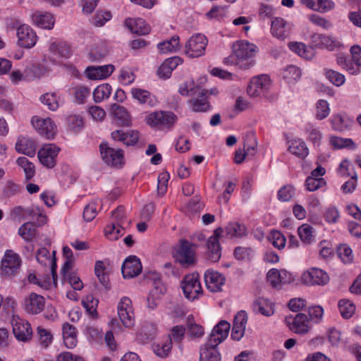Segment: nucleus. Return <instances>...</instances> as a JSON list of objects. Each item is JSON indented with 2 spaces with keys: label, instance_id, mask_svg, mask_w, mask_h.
I'll return each instance as SVG.
<instances>
[{
  "label": "nucleus",
  "instance_id": "obj_1",
  "mask_svg": "<svg viewBox=\"0 0 361 361\" xmlns=\"http://www.w3.org/2000/svg\"><path fill=\"white\" fill-rule=\"evenodd\" d=\"M257 51L255 44L246 41L238 42L233 46V53L237 58L236 66L244 70L252 67L255 63L254 57Z\"/></svg>",
  "mask_w": 361,
  "mask_h": 361
},
{
  "label": "nucleus",
  "instance_id": "obj_2",
  "mask_svg": "<svg viewBox=\"0 0 361 361\" xmlns=\"http://www.w3.org/2000/svg\"><path fill=\"white\" fill-rule=\"evenodd\" d=\"M180 287L184 296L190 301L198 299L203 294L197 273L185 275L180 282Z\"/></svg>",
  "mask_w": 361,
  "mask_h": 361
},
{
  "label": "nucleus",
  "instance_id": "obj_3",
  "mask_svg": "<svg viewBox=\"0 0 361 361\" xmlns=\"http://www.w3.org/2000/svg\"><path fill=\"white\" fill-rule=\"evenodd\" d=\"M177 120L178 117L173 112L166 111H154L146 117L147 123L157 129L171 128Z\"/></svg>",
  "mask_w": 361,
  "mask_h": 361
},
{
  "label": "nucleus",
  "instance_id": "obj_4",
  "mask_svg": "<svg viewBox=\"0 0 361 361\" xmlns=\"http://www.w3.org/2000/svg\"><path fill=\"white\" fill-rule=\"evenodd\" d=\"M99 150L102 160L109 166L121 168L124 164V152L121 149H114L107 142H102Z\"/></svg>",
  "mask_w": 361,
  "mask_h": 361
},
{
  "label": "nucleus",
  "instance_id": "obj_5",
  "mask_svg": "<svg viewBox=\"0 0 361 361\" xmlns=\"http://www.w3.org/2000/svg\"><path fill=\"white\" fill-rule=\"evenodd\" d=\"M208 40L200 33L191 36L185 43V53L190 58H196L204 54Z\"/></svg>",
  "mask_w": 361,
  "mask_h": 361
},
{
  "label": "nucleus",
  "instance_id": "obj_6",
  "mask_svg": "<svg viewBox=\"0 0 361 361\" xmlns=\"http://www.w3.org/2000/svg\"><path fill=\"white\" fill-rule=\"evenodd\" d=\"M271 85V80L267 75H259L253 77L247 87V93L250 97H257L267 94Z\"/></svg>",
  "mask_w": 361,
  "mask_h": 361
},
{
  "label": "nucleus",
  "instance_id": "obj_7",
  "mask_svg": "<svg viewBox=\"0 0 361 361\" xmlns=\"http://www.w3.org/2000/svg\"><path fill=\"white\" fill-rule=\"evenodd\" d=\"M117 312L119 319L124 326L130 328L135 324V313L131 300L123 296L118 303Z\"/></svg>",
  "mask_w": 361,
  "mask_h": 361
},
{
  "label": "nucleus",
  "instance_id": "obj_8",
  "mask_svg": "<svg viewBox=\"0 0 361 361\" xmlns=\"http://www.w3.org/2000/svg\"><path fill=\"white\" fill-rule=\"evenodd\" d=\"M329 281V274L324 270L312 267L304 271L301 282L306 286H324Z\"/></svg>",
  "mask_w": 361,
  "mask_h": 361
},
{
  "label": "nucleus",
  "instance_id": "obj_9",
  "mask_svg": "<svg viewBox=\"0 0 361 361\" xmlns=\"http://www.w3.org/2000/svg\"><path fill=\"white\" fill-rule=\"evenodd\" d=\"M176 260L183 266L194 264L195 260V245L187 240L181 239L176 254Z\"/></svg>",
  "mask_w": 361,
  "mask_h": 361
},
{
  "label": "nucleus",
  "instance_id": "obj_10",
  "mask_svg": "<svg viewBox=\"0 0 361 361\" xmlns=\"http://www.w3.org/2000/svg\"><path fill=\"white\" fill-rule=\"evenodd\" d=\"M24 311L31 315L40 314L45 307V298L36 293H31L23 302Z\"/></svg>",
  "mask_w": 361,
  "mask_h": 361
},
{
  "label": "nucleus",
  "instance_id": "obj_11",
  "mask_svg": "<svg viewBox=\"0 0 361 361\" xmlns=\"http://www.w3.org/2000/svg\"><path fill=\"white\" fill-rule=\"evenodd\" d=\"M340 176H350V178L342 185L341 190L344 193L353 192L357 184V174L354 171L353 166L347 159L343 160L340 164Z\"/></svg>",
  "mask_w": 361,
  "mask_h": 361
},
{
  "label": "nucleus",
  "instance_id": "obj_12",
  "mask_svg": "<svg viewBox=\"0 0 361 361\" xmlns=\"http://www.w3.org/2000/svg\"><path fill=\"white\" fill-rule=\"evenodd\" d=\"M21 264V259L19 255L12 250H7L1 261V274L11 276L16 273Z\"/></svg>",
  "mask_w": 361,
  "mask_h": 361
},
{
  "label": "nucleus",
  "instance_id": "obj_13",
  "mask_svg": "<svg viewBox=\"0 0 361 361\" xmlns=\"http://www.w3.org/2000/svg\"><path fill=\"white\" fill-rule=\"evenodd\" d=\"M223 232L221 228H218L214 230V233L211 235L207 241V258L212 262H218L221 256V248L219 243V238Z\"/></svg>",
  "mask_w": 361,
  "mask_h": 361
},
{
  "label": "nucleus",
  "instance_id": "obj_14",
  "mask_svg": "<svg viewBox=\"0 0 361 361\" xmlns=\"http://www.w3.org/2000/svg\"><path fill=\"white\" fill-rule=\"evenodd\" d=\"M32 123L37 131L47 139L54 138L56 133V126L50 118L33 117Z\"/></svg>",
  "mask_w": 361,
  "mask_h": 361
},
{
  "label": "nucleus",
  "instance_id": "obj_15",
  "mask_svg": "<svg viewBox=\"0 0 361 361\" xmlns=\"http://www.w3.org/2000/svg\"><path fill=\"white\" fill-rule=\"evenodd\" d=\"M59 151L60 148L54 144L44 145L38 152V158L40 163L49 169L54 168Z\"/></svg>",
  "mask_w": 361,
  "mask_h": 361
},
{
  "label": "nucleus",
  "instance_id": "obj_16",
  "mask_svg": "<svg viewBox=\"0 0 361 361\" xmlns=\"http://www.w3.org/2000/svg\"><path fill=\"white\" fill-rule=\"evenodd\" d=\"M11 323L13 334L18 341H27L31 338L32 330L27 321L18 317H13Z\"/></svg>",
  "mask_w": 361,
  "mask_h": 361
},
{
  "label": "nucleus",
  "instance_id": "obj_17",
  "mask_svg": "<svg viewBox=\"0 0 361 361\" xmlns=\"http://www.w3.org/2000/svg\"><path fill=\"white\" fill-rule=\"evenodd\" d=\"M18 44L20 47L30 49L33 47L37 41L35 32L27 25H20L17 29Z\"/></svg>",
  "mask_w": 361,
  "mask_h": 361
},
{
  "label": "nucleus",
  "instance_id": "obj_18",
  "mask_svg": "<svg viewBox=\"0 0 361 361\" xmlns=\"http://www.w3.org/2000/svg\"><path fill=\"white\" fill-rule=\"evenodd\" d=\"M142 269L140 259L135 255L128 257L121 267L122 274L125 279H131L138 276Z\"/></svg>",
  "mask_w": 361,
  "mask_h": 361
},
{
  "label": "nucleus",
  "instance_id": "obj_19",
  "mask_svg": "<svg viewBox=\"0 0 361 361\" xmlns=\"http://www.w3.org/2000/svg\"><path fill=\"white\" fill-rule=\"evenodd\" d=\"M286 322L289 329L296 334H303L309 330V320L305 314L298 313L294 317H287Z\"/></svg>",
  "mask_w": 361,
  "mask_h": 361
},
{
  "label": "nucleus",
  "instance_id": "obj_20",
  "mask_svg": "<svg viewBox=\"0 0 361 361\" xmlns=\"http://www.w3.org/2000/svg\"><path fill=\"white\" fill-rule=\"evenodd\" d=\"M350 51L353 62L345 60L343 63V68L350 74L357 75L360 72L361 67V47L358 45H353Z\"/></svg>",
  "mask_w": 361,
  "mask_h": 361
},
{
  "label": "nucleus",
  "instance_id": "obj_21",
  "mask_svg": "<svg viewBox=\"0 0 361 361\" xmlns=\"http://www.w3.org/2000/svg\"><path fill=\"white\" fill-rule=\"evenodd\" d=\"M230 328L231 325L228 322L220 321L212 329L207 341L212 342L214 345H219L228 337Z\"/></svg>",
  "mask_w": 361,
  "mask_h": 361
},
{
  "label": "nucleus",
  "instance_id": "obj_22",
  "mask_svg": "<svg viewBox=\"0 0 361 361\" xmlns=\"http://www.w3.org/2000/svg\"><path fill=\"white\" fill-rule=\"evenodd\" d=\"M230 328L231 325L228 322L220 321L212 329L207 341L212 342L214 345H219L228 337Z\"/></svg>",
  "mask_w": 361,
  "mask_h": 361
},
{
  "label": "nucleus",
  "instance_id": "obj_23",
  "mask_svg": "<svg viewBox=\"0 0 361 361\" xmlns=\"http://www.w3.org/2000/svg\"><path fill=\"white\" fill-rule=\"evenodd\" d=\"M197 98L190 99L188 103L194 112H207L212 109L207 97V90H202Z\"/></svg>",
  "mask_w": 361,
  "mask_h": 361
},
{
  "label": "nucleus",
  "instance_id": "obj_24",
  "mask_svg": "<svg viewBox=\"0 0 361 361\" xmlns=\"http://www.w3.org/2000/svg\"><path fill=\"white\" fill-rule=\"evenodd\" d=\"M271 33L276 38L284 40L290 34V27L282 18H274L271 20Z\"/></svg>",
  "mask_w": 361,
  "mask_h": 361
},
{
  "label": "nucleus",
  "instance_id": "obj_25",
  "mask_svg": "<svg viewBox=\"0 0 361 361\" xmlns=\"http://www.w3.org/2000/svg\"><path fill=\"white\" fill-rule=\"evenodd\" d=\"M111 135L114 141L121 142L126 146H134L139 140V133L135 130H128L126 132L123 130H116L111 133Z\"/></svg>",
  "mask_w": 361,
  "mask_h": 361
},
{
  "label": "nucleus",
  "instance_id": "obj_26",
  "mask_svg": "<svg viewBox=\"0 0 361 361\" xmlns=\"http://www.w3.org/2000/svg\"><path fill=\"white\" fill-rule=\"evenodd\" d=\"M114 70L115 67L112 64L88 66L86 68L85 73L90 80H102L109 77Z\"/></svg>",
  "mask_w": 361,
  "mask_h": 361
},
{
  "label": "nucleus",
  "instance_id": "obj_27",
  "mask_svg": "<svg viewBox=\"0 0 361 361\" xmlns=\"http://www.w3.org/2000/svg\"><path fill=\"white\" fill-rule=\"evenodd\" d=\"M204 281L208 290L212 292H218L224 285L225 278L217 271L208 270L204 274Z\"/></svg>",
  "mask_w": 361,
  "mask_h": 361
},
{
  "label": "nucleus",
  "instance_id": "obj_28",
  "mask_svg": "<svg viewBox=\"0 0 361 361\" xmlns=\"http://www.w3.org/2000/svg\"><path fill=\"white\" fill-rule=\"evenodd\" d=\"M32 19L33 23L39 27L51 30L54 27L55 20L51 13L43 11H35Z\"/></svg>",
  "mask_w": 361,
  "mask_h": 361
},
{
  "label": "nucleus",
  "instance_id": "obj_29",
  "mask_svg": "<svg viewBox=\"0 0 361 361\" xmlns=\"http://www.w3.org/2000/svg\"><path fill=\"white\" fill-rule=\"evenodd\" d=\"M131 94L133 97L141 104H147L153 107L158 103L157 97L147 90L134 87L131 90Z\"/></svg>",
  "mask_w": 361,
  "mask_h": 361
},
{
  "label": "nucleus",
  "instance_id": "obj_30",
  "mask_svg": "<svg viewBox=\"0 0 361 361\" xmlns=\"http://www.w3.org/2000/svg\"><path fill=\"white\" fill-rule=\"evenodd\" d=\"M218 345H214L212 342L207 341L200 349V361H221V354L217 349Z\"/></svg>",
  "mask_w": 361,
  "mask_h": 361
},
{
  "label": "nucleus",
  "instance_id": "obj_31",
  "mask_svg": "<svg viewBox=\"0 0 361 361\" xmlns=\"http://www.w3.org/2000/svg\"><path fill=\"white\" fill-rule=\"evenodd\" d=\"M16 149L19 153L29 157H34L36 152V144L30 137H20L16 143Z\"/></svg>",
  "mask_w": 361,
  "mask_h": 361
},
{
  "label": "nucleus",
  "instance_id": "obj_32",
  "mask_svg": "<svg viewBox=\"0 0 361 361\" xmlns=\"http://www.w3.org/2000/svg\"><path fill=\"white\" fill-rule=\"evenodd\" d=\"M111 111L115 121L119 125L123 126H130L131 125L130 116L124 106L114 104L111 106Z\"/></svg>",
  "mask_w": 361,
  "mask_h": 361
},
{
  "label": "nucleus",
  "instance_id": "obj_33",
  "mask_svg": "<svg viewBox=\"0 0 361 361\" xmlns=\"http://www.w3.org/2000/svg\"><path fill=\"white\" fill-rule=\"evenodd\" d=\"M36 259L39 264L44 266L47 264L51 266V274L54 279L56 276V263L54 257H51L49 251L45 247L39 248L37 252Z\"/></svg>",
  "mask_w": 361,
  "mask_h": 361
},
{
  "label": "nucleus",
  "instance_id": "obj_34",
  "mask_svg": "<svg viewBox=\"0 0 361 361\" xmlns=\"http://www.w3.org/2000/svg\"><path fill=\"white\" fill-rule=\"evenodd\" d=\"M62 331L63 343L66 347L67 348L75 347L78 343L76 328L68 323H65L63 324Z\"/></svg>",
  "mask_w": 361,
  "mask_h": 361
},
{
  "label": "nucleus",
  "instance_id": "obj_35",
  "mask_svg": "<svg viewBox=\"0 0 361 361\" xmlns=\"http://www.w3.org/2000/svg\"><path fill=\"white\" fill-rule=\"evenodd\" d=\"M288 152L303 159L309 154V149L306 145V143L300 138H294L289 142Z\"/></svg>",
  "mask_w": 361,
  "mask_h": 361
},
{
  "label": "nucleus",
  "instance_id": "obj_36",
  "mask_svg": "<svg viewBox=\"0 0 361 361\" xmlns=\"http://www.w3.org/2000/svg\"><path fill=\"white\" fill-rule=\"evenodd\" d=\"M303 5L310 9L326 13L334 7V3L331 0H300Z\"/></svg>",
  "mask_w": 361,
  "mask_h": 361
},
{
  "label": "nucleus",
  "instance_id": "obj_37",
  "mask_svg": "<svg viewBox=\"0 0 361 361\" xmlns=\"http://www.w3.org/2000/svg\"><path fill=\"white\" fill-rule=\"evenodd\" d=\"M125 24L132 32L140 35H146L149 32V26L147 25L145 20L142 18H127Z\"/></svg>",
  "mask_w": 361,
  "mask_h": 361
},
{
  "label": "nucleus",
  "instance_id": "obj_38",
  "mask_svg": "<svg viewBox=\"0 0 361 361\" xmlns=\"http://www.w3.org/2000/svg\"><path fill=\"white\" fill-rule=\"evenodd\" d=\"M157 48L161 54L176 52L180 49V38L178 35H173L169 39L159 42Z\"/></svg>",
  "mask_w": 361,
  "mask_h": 361
},
{
  "label": "nucleus",
  "instance_id": "obj_39",
  "mask_svg": "<svg viewBox=\"0 0 361 361\" xmlns=\"http://www.w3.org/2000/svg\"><path fill=\"white\" fill-rule=\"evenodd\" d=\"M225 232L231 238H242L247 235V227L239 222H230L225 228Z\"/></svg>",
  "mask_w": 361,
  "mask_h": 361
},
{
  "label": "nucleus",
  "instance_id": "obj_40",
  "mask_svg": "<svg viewBox=\"0 0 361 361\" xmlns=\"http://www.w3.org/2000/svg\"><path fill=\"white\" fill-rule=\"evenodd\" d=\"M69 93L73 96V102L78 104H85L90 95V88L78 85L70 89Z\"/></svg>",
  "mask_w": 361,
  "mask_h": 361
},
{
  "label": "nucleus",
  "instance_id": "obj_41",
  "mask_svg": "<svg viewBox=\"0 0 361 361\" xmlns=\"http://www.w3.org/2000/svg\"><path fill=\"white\" fill-rule=\"evenodd\" d=\"M166 287L160 280L154 282V288L150 290L147 298L148 307L154 309L157 306L156 300L159 299L161 296L165 294Z\"/></svg>",
  "mask_w": 361,
  "mask_h": 361
},
{
  "label": "nucleus",
  "instance_id": "obj_42",
  "mask_svg": "<svg viewBox=\"0 0 361 361\" xmlns=\"http://www.w3.org/2000/svg\"><path fill=\"white\" fill-rule=\"evenodd\" d=\"M49 51L56 58L68 59L71 56V48L65 42H55L51 44Z\"/></svg>",
  "mask_w": 361,
  "mask_h": 361
},
{
  "label": "nucleus",
  "instance_id": "obj_43",
  "mask_svg": "<svg viewBox=\"0 0 361 361\" xmlns=\"http://www.w3.org/2000/svg\"><path fill=\"white\" fill-rule=\"evenodd\" d=\"M253 310L267 317L272 315L274 312L273 303L264 298H259L254 302Z\"/></svg>",
  "mask_w": 361,
  "mask_h": 361
},
{
  "label": "nucleus",
  "instance_id": "obj_44",
  "mask_svg": "<svg viewBox=\"0 0 361 361\" xmlns=\"http://www.w3.org/2000/svg\"><path fill=\"white\" fill-rule=\"evenodd\" d=\"M314 46L319 48H325L329 51H333L337 46L336 39H332L330 36L317 34L312 37Z\"/></svg>",
  "mask_w": 361,
  "mask_h": 361
},
{
  "label": "nucleus",
  "instance_id": "obj_45",
  "mask_svg": "<svg viewBox=\"0 0 361 361\" xmlns=\"http://www.w3.org/2000/svg\"><path fill=\"white\" fill-rule=\"evenodd\" d=\"M288 47L292 51L305 59H311L314 56L312 49L307 47L302 42H290L288 43Z\"/></svg>",
  "mask_w": 361,
  "mask_h": 361
},
{
  "label": "nucleus",
  "instance_id": "obj_46",
  "mask_svg": "<svg viewBox=\"0 0 361 361\" xmlns=\"http://www.w3.org/2000/svg\"><path fill=\"white\" fill-rule=\"evenodd\" d=\"M112 92V87L109 83L98 85L93 91V99L95 103H100L107 99Z\"/></svg>",
  "mask_w": 361,
  "mask_h": 361
},
{
  "label": "nucleus",
  "instance_id": "obj_47",
  "mask_svg": "<svg viewBox=\"0 0 361 361\" xmlns=\"http://www.w3.org/2000/svg\"><path fill=\"white\" fill-rule=\"evenodd\" d=\"M16 164L23 170L26 181L30 180L35 175V166L25 157H18Z\"/></svg>",
  "mask_w": 361,
  "mask_h": 361
},
{
  "label": "nucleus",
  "instance_id": "obj_48",
  "mask_svg": "<svg viewBox=\"0 0 361 361\" xmlns=\"http://www.w3.org/2000/svg\"><path fill=\"white\" fill-rule=\"evenodd\" d=\"M104 234L111 240H116L124 234V227L114 221L106 225L104 228Z\"/></svg>",
  "mask_w": 361,
  "mask_h": 361
},
{
  "label": "nucleus",
  "instance_id": "obj_49",
  "mask_svg": "<svg viewBox=\"0 0 361 361\" xmlns=\"http://www.w3.org/2000/svg\"><path fill=\"white\" fill-rule=\"evenodd\" d=\"M94 273L100 283L106 289L110 288L109 275L106 271V267L102 261L98 260L95 262Z\"/></svg>",
  "mask_w": 361,
  "mask_h": 361
},
{
  "label": "nucleus",
  "instance_id": "obj_50",
  "mask_svg": "<svg viewBox=\"0 0 361 361\" xmlns=\"http://www.w3.org/2000/svg\"><path fill=\"white\" fill-rule=\"evenodd\" d=\"M185 328L183 325H176L172 327L171 333L166 340H171L178 345L179 348H182L181 343L185 338Z\"/></svg>",
  "mask_w": 361,
  "mask_h": 361
},
{
  "label": "nucleus",
  "instance_id": "obj_51",
  "mask_svg": "<svg viewBox=\"0 0 361 361\" xmlns=\"http://www.w3.org/2000/svg\"><path fill=\"white\" fill-rule=\"evenodd\" d=\"M314 228L307 224L298 227V233L300 240L305 244H311L314 240Z\"/></svg>",
  "mask_w": 361,
  "mask_h": 361
},
{
  "label": "nucleus",
  "instance_id": "obj_52",
  "mask_svg": "<svg viewBox=\"0 0 361 361\" xmlns=\"http://www.w3.org/2000/svg\"><path fill=\"white\" fill-rule=\"evenodd\" d=\"M82 303L86 312L92 318L97 317V308L99 303L98 300L95 299L92 295H87L82 300Z\"/></svg>",
  "mask_w": 361,
  "mask_h": 361
},
{
  "label": "nucleus",
  "instance_id": "obj_53",
  "mask_svg": "<svg viewBox=\"0 0 361 361\" xmlns=\"http://www.w3.org/2000/svg\"><path fill=\"white\" fill-rule=\"evenodd\" d=\"M18 234L25 241H31L36 234V228L35 224L31 222L25 223L19 228Z\"/></svg>",
  "mask_w": 361,
  "mask_h": 361
},
{
  "label": "nucleus",
  "instance_id": "obj_54",
  "mask_svg": "<svg viewBox=\"0 0 361 361\" xmlns=\"http://www.w3.org/2000/svg\"><path fill=\"white\" fill-rule=\"evenodd\" d=\"M40 101L51 111H56L59 107V97L54 92H48L42 95Z\"/></svg>",
  "mask_w": 361,
  "mask_h": 361
},
{
  "label": "nucleus",
  "instance_id": "obj_55",
  "mask_svg": "<svg viewBox=\"0 0 361 361\" xmlns=\"http://www.w3.org/2000/svg\"><path fill=\"white\" fill-rule=\"evenodd\" d=\"M68 129L74 133L79 132L84 126L83 118L80 115H70L66 118Z\"/></svg>",
  "mask_w": 361,
  "mask_h": 361
},
{
  "label": "nucleus",
  "instance_id": "obj_56",
  "mask_svg": "<svg viewBox=\"0 0 361 361\" xmlns=\"http://www.w3.org/2000/svg\"><path fill=\"white\" fill-rule=\"evenodd\" d=\"M355 312L354 303L346 299L340 300V314L345 319L350 318Z\"/></svg>",
  "mask_w": 361,
  "mask_h": 361
},
{
  "label": "nucleus",
  "instance_id": "obj_57",
  "mask_svg": "<svg viewBox=\"0 0 361 361\" xmlns=\"http://www.w3.org/2000/svg\"><path fill=\"white\" fill-rule=\"evenodd\" d=\"M233 255L238 260L250 261L254 255V250L249 247L238 246L235 248Z\"/></svg>",
  "mask_w": 361,
  "mask_h": 361
},
{
  "label": "nucleus",
  "instance_id": "obj_58",
  "mask_svg": "<svg viewBox=\"0 0 361 361\" xmlns=\"http://www.w3.org/2000/svg\"><path fill=\"white\" fill-rule=\"evenodd\" d=\"M300 77L301 71L296 66H288L284 71L283 78L289 83L298 80Z\"/></svg>",
  "mask_w": 361,
  "mask_h": 361
},
{
  "label": "nucleus",
  "instance_id": "obj_59",
  "mask_svg": "<svg viewBox=\"0 0 361 361\" xmlns=\"http://www.w3.org/2000/svg\"><path fill=\"white\" fill-rule=\"evenodd\" d=\"M330 112L328 102L324 99H319L316 104V118L322 120L326 118Z\"/></svg>",
  "mask_w": 361,
  "mask_h": 361
},
{
  "label": "nucleus",
  "instance_id": "obj_60",
  "mask_svg": "<svg viewBox=\"0 0 361 361\" xmlns=\"http://www.w3.org/2000/svg\"><path fill=\"white\" fill-rule=\"evenodd\" d=\"M172 348L171 340H166L161 343H158L154 346V353L160 357H166L169 355Z\"/></svg>",
  "mask_w": 361,
  "mask_h": 361
},
{
  "label": "nucleus",
  "instance_id": "obj_61",
  "mask_svg": "<svg viewBox=\"0 0 361 361\" xmlns=\"http://www.w3.org/2000/svg\"><path fill=\"white\" fill-rule=\"evenodd\" d=\"M112 15L110 11H97L92 18V23L97 26H103L107 21L110 20Z\"/></svg>",
  "mask_w": 361,
  "mask_h": 361
},
{
  "label": "nucleus",
  "instance_id": "obj_62",
  "mask_svg": "<svg viewBox=\"0 0 361 361\" xmlns=\"http://www.w3.org/2000/svg\"><path fill=\"white\" fill-rule=\"evenodd\" d=\"M198 90L193 80H187L180 85L178 92L183 96H191L195 94Z\"/></svg>",
  "mask_w": 361,
  "mask_h": 361
},
{
  "label": "nucleus",
  "instance_id": "obj_63",
  "mask_svg": "<svg viewBox=\"0 0 361 361\" xmlns=\"http://www.w3.org/2000/svg\"><path fill=\"white\" fill-rule=\"evenodd\" d=\"M340 259L346 264L353 263L354 260L353 250L346 244L340 245Z\"/></svg>",
  "mask_w": 361,
  "mask_h": 361
},
{
  "label": "nucleus",
  "instance_id": "obj_64",
  "mask_svg": "<svg viewBox=\"0 0 361 361\" xmlns=\"http://www.w3.org/2000/svg\"><path fill=\"white\" fill-rule=\"evenodd\" d=\"M295 195L294 188L291 185L282 187L277 192V197L281 202L289 201Z\"/></svg>",
  "mask_w": 361,
  "mask_h": 361
}]
</instances>
